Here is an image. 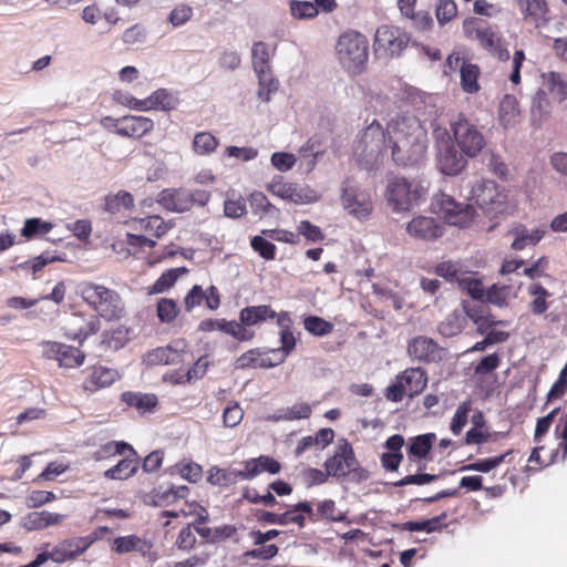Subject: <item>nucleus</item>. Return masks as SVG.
Returning a JSON list of instances; mask_svg holds the SVG:
<instances>
[{
	"mask_svg": "<svg viewBox=\"0 0 567 567\" xmlns=\"http://www.w3.org/2000/svg\"><path fill=\"white\" fill-rule=\"evenodd\" d=\"M386 135L391 159L396 166L411 167L424 159L429 136L416 116L402 114L392 118L388 123Z\"/></svg>",
	"mask_w": 567,
	"mask_h": 567,
	"instance_id": "obj_1",
	"label": "nucleus"
},
{
	"mask_svg": "<svg viewBox=\"0 0 567 567\" xmlns=\"http://www.w3.org/2000/svg\"><path fill=\"white\" fill-rule=\"evenodd\" d=\"M76 295L101 319L120 321L126 317V307L120 292L92 280H83L76 286Z\"/></svg>",
	"mask_w": 567,
	"mask_h": 567,
	"instance_id": "obj_2",
	"label": "nucleus"
},
{
	"mask_svg": "<svg viewBox=\"0 0 567 567\" xmlns=\"http://www.w3.org/2000/svg\"><path fill=\"white\" fill-rule=\"evenodd\" d=\"M427 188L419 179L393 176L388 179L384 197L394 213L410 212L426 197Z\"/></svg>",
	"mask_w": 567,
	"mask_h": 567,
	"instance_id": "obj_3",
	"label": "nucleus"
},
{
	"mask_svg": "<svg viewBox=\"0 0 567 567\" xmlns=\"http://www.w3.org/2000/svg\"><path fill=\"white\" fill-rule=\"evenodd\" d=\"M336 54L347 72L358 75L365 70L369 60V41L362 33L348 30L338 38Z\"/></svg>",
	"mask_w": 567,
	"mask_h": 567,
	"instance_id": "obj_4",
	"label": "nucleus"
},
{
	"mask_svg": "<svg viewBox=\"0 0 567 567\" xmlns=\"http://www.w3.org/2000/svg\"><path fill=\"white\" fill-rule=\"evenodd\" d=\"M462 31L467 40L476 41L483 50L499 61H507L509 59V51L504 44L497 25H493L476 17H468L462 23Z\"/></svg>",
	"mask_w": 567,
	"mask_h": 567,
	"instance_id": "obj_5",
	"label": "nucleus"
},
{
	"mask_svg": "<svg viewBox=\"0 0 567 567\" xmlns=\"http://www.w3.org/2000/svg\"><path fill=\"white\" fill-rule=\"evenodd\" d=\"M388 147L386 130L373 120L359 135L353 145V154L367 168L382 163L383 151Z\"/></svg>",
	"mask_w": 567,
	"mask_h": 567,
	"instance_id": "obj_6",
	"label": "nucleus"
},
{
	"mask_svg": "<svg viewBox=\"0 0 567 567\" xmlns=\"http://www.w3.org/2000/svg\"><path fill=\"white\" fill-rule=\"evenodd\" d=\"M432 208L445 224L458 228L471 227L476 217V209L472 205L457 202L445 193L433 197Z\"/></svg>",
	"mask_w": 567,
	"mask_h": 567,
	"instance_id": "obj_7",
	"label": "nucleus"
},
{
	"mask_svg": "<svg viewBox=\"0 0 567 567\" xmlns=\"http://www.w3.org/2000/svg\"><path fill=\"white\" fill-rule=\"evenodd\" d=\"M210 200L206 189L164 188L157 194L156 202L172 213H186L194 207H204Z\"/></svg>",
	"mask_w": 567,
	"mask_h": 567,
	"instance_id": "obj_8",
	"label": "nucleus"
},
{
	"mask_svg": "<svg viewBox=\"0 0 567 567\" xmlns=\"http://www.w3.org/2000/svg\"><path fill=\"white\" fill-rule=\"evenodd\" d=\"M275 51L276 47L270 48L264 41L255 42L251 48V64L259 83L258 96L265 102H268L270 94L278 90V81L272 76L270 69Z\"/></svg>",
	"mask_w": 567,
	"mask_h": 567,
	"instance_id": "obj_9",
	"label": "nucleus"
},
{
	"mask_svg": "<svg viewBox=\"0 0 567 567\" xmlns=\"http://www.w3.org/2000/svg\"><path fill=\"white\" fill-rule=\"evenodd\" d=\"M324 470L331 477L344 480L351 473L358 481L368 478V472L359 466L352 445L343 440L336 449L334 454L324 462Z\"/></svg>",
	"mask_w": 567,
	"mask_h": 567,
	"instance_id": "obj_10",
	"label": "nucleus"
},
{
	"mask_svg": "<svg viewBox=\"0 0 567 567\" xmlns=\"http://www.w3.org/2000/svg\"><path fill=\"white\" fill-rule=\"evenodd\" d=\"M451 131L456 146L466 157H476L486 145L483 133L463 114L451 123Z\"/></svg>",
	"mask_w": 567,
	"mask_h": 567,
	"instance_id": "obj_11",
	"label": "nucleus"
},
{
	"mask_svg": "<svg viewBox=\"0 0 567 567\" xmlns=\"http://www.w3.org/2000/svg\"><path fill=\"white\" fill-rule=\"evenodd\" d=\"M427 383L426 372L422 368H408L398 374L395 382L385 389V398L391 402H401L404 395H419Z\"/></svg>",
	"mask_w": 567,
	"mask_h": 567,
	"instance_id": "obj_12",
	"label": "nucleus"
},
{
	"mask_svg": "<svg viewBox=\"0 0 567 567\" xmlns=\"http://www.w3.org/2000/svg\"><path fill=\"white\" fill-rule=\"evenodd\" d=\"M410 37L401 28L390 24L380 25L374 35V51L385 58L401 54L408 47Z\"/></svg>",
	"mask_w": 567,
	"mask_h": 567,
	"instance_id": "obj_13",
	"label": "nucleus"
},
{
	"mask_svg": "<svg viewBox=\"0 0 567 567\" xmlns=\"http://www.w3.org/2000/svg\"><path fill=\"white\" fill-rule=\"evenodd\" d=\"M101 329L100 317L93 313L72 312L62 323L64 336L82 344L89 337L96 334Z\"/></svg>",
	"mask_w": 567,
	"mask_h": 567,
	"instance_id": "obj_14",
	"label": "nucleus"
},
{
	"mask_svg": "<svg viewBox=\"0 0 567 567\" xmlns=\"http://www.w3.org/2000/svg\"><path fill=\"white\" fill-rule=\"evenodd\" d=\"M40 346L42 357L55 360L60 368L74 369L84 363L85 353L79 348L56 341H43Z\"/></svg>",
	"mask_w": 567,
	"mask_h": 567,
	"instance_id": "obj_15",
	"label": "nucleus"
},
{
	"mask_svg": "<svg viewBox=\"0 0 567 567\" xmlns=\"http://www.w3.org/2000/svg\"><path fill=\"white\" fill-rule=\"evenodd\" d=\"M109 122L112 123L117 135L130 138H141L154 128V122L145 116L125 115L120 118L110 116L103 118L105 126Z\"/></svg>",
	"mask_w": 567,
	"mask_h": 567,
	"instance_id": "obj_16",
	"label": "nucleus"
},
{
	"mask_svg": "<svg viewBox=\"0 0 567 567\" xmlns=\"http://www.w3.org/2000/svg\"><path fill=\"white\" fill-rule=\"evenodd\" d=\"M82 389L87 394H93L100 390L111 386L120 379L116 369L103 364L86 367L83 371Z\"/></svg>",
	"mask_w": 567,
	"mask_h": 567,
	"instance_id": "obj_17",
	"label": "nucleus"
},
{
	"mask_svg": "<svg viewBox=\"0 0 567 567\" xmlns=\"http://www.w3.org/2000/svg\"><path fill=\"white\" fill-rule=\"evenodd\" d=\"M341 203L348 214L357 219L368 218L373 209L370 194L354 186L342 188Z\"/></svg>",
	"mask_w": 567,
	"mask_h": 567,
	"instance_id": "obj_18",
	"label": "nucleus"
},
{
	"mask_svg": "<svg viewBox=\"0 0 567 567\" xmlns=\"http://www.w3.org/2000/svg\"><path fill=\"white\" fill-rule=\"evenodd\" d=\"M409 236L421 241H434L444 235V226L434 217L417 215L405 227Z\"/></svg>",
	"mask_w": 567,
	"mask_h": 567,
	"instance_id": "obj_19",
	"label": "nucleus"
},
{
	"mask_svg": "<svg viewBox=\"0 0 567 567\" xmlns=\"http://www.w3.org/2000/svg\"><path fill=\"white\" fill-rule=\"evenodd\" d=\"M197 330L206 333L220 331L233 337L238 342L251 341L255 338V332L252 330H245L241 324H237L236 320H227L225 318L204 319L198 323Z\"/></svg>",
	"mask_w": 567,
	"mask_h": 567,
	"instance_id": "obj_20",
	"label": "nucleus"
},
{
	"mask_svg": "<svg viewBox=\"0 0 567 567\" xmlns=\"http://www.w3.org/2000/svg\"><path fill=\"white\" fill-rule=\"evenodd\" d=\"M280 360L272 355L271 348H252L241 353L234 365L237 370L270 369L280 365Z\"/></svg>",
	"mask_w": 567,
	"mask_h": 567,
	"instance_id": "obj_21",
	"label": "nucleus"
},
{
	"mask_svg": "<svg viewBox=\"0 0 567 567\" xmlns=\"http://www.w3.org/2000/svg\"><path fill=\"white\" fill-rule=\"evenodd\" d=\"M471 198L483 209L492 213L504 204L505 196L498 185L492 181L476 183L471 190Z\"/></svg>",
	"mask_w": 567,
	"mask_h": 567,
	"instance_id": "obj_22",
	"label": "nucleus"
},
{
	"mask_svg": "<svg viewBox=\"0 0 567 567\" xmlns=\"http://www.w3.org/2000/svg\"><path fill=\"white\" fill-rule=\"evenodd\" d=\"M179 104L178 99L165 89L153 92L147 99L138 100L131 97L127 105L137 111L161 110L172 111Z\"/></svg>",
	"mask_w": 567,
	"mask_h": 567,
	"instance_id": "obj_23",
	"label": "nucleus"
},
{
	"mask_svg": "<svg viewBox=\"0 0 567 567\" xmlns=\"http://www.w3.org/2000/svg\"><path fill=\"white\" fill-rule=\"evenodd\" d=\"M442 350L436 341L426 336H417L408 343L410 358L423 363L440 361Z\"/></svg>",
	"mask_w": 567,
	"mask_h": 567,
	"instance_id": "obj_24",
	"label": "nucleus"
},
{
	"mask_svg": "<svg viewBox=\"0 0 567 567\" xmlns=\"http://www.w3.org/2000/svg\"><path fill=\"white\" fill-rule=\"evenodd\" d=\"M276 317V311L270 305L247 306L239 311V321L245 330H250V327L261 324Z\"/></svg>",
	"mask_w": 567,
	"mask_h": 567,
	"instance_id": "obj_25",
	"label": "nucleus"
},
{
	"mask_svg": "<svg viewBox=\"0 0 567 567\" xmlns=\"http://www.w3.org/2000/svg\"><path fill=\"white\" fill-rule=\"evenodd\" d=\"M244 466L245 468L238 472L240 480H251L264 472L277 474L281 470L280 463L268 455L250 458L244 463Z\"/></svg>",
	"mask_w": 567,
	"mask_h": 567,
	"instance_id": "obj_26",
	"label": "nucleus"
},
{
	"mask_svg": "<svg viewBox=\"0 0 567 567\" xmlns=\"http://www.w3.org/2000/svg\"><path fill=\"white\" fill-rule=\"evenodd\" d=\"M404 443V437L401 434H393L386 439L383 446L388 452L380 456L381 465L385 471L394 472L400 467L403 460L401 450Z\"/></svg>",
	"mask_w": 567,
	"mask_h": 567,
	"instance_id": "obj_27",
	"label": "nucleus"
},
{
	"mask_svg": "<svg viewBox=\"0 0 567 567\" xmlns=\"http://www.w3.org/2000/svg\"><path fill=\"white\" fill-rule=\"evenodd\" d=\"M121 401L127 408L135 409L141 415L154 412L158 405V398L154 393L125 391L121 394Z\"/></svg>",
	"mask_w": 567,
	"mask_h": 567,
	"instance_id": "obj_28",
	"label": "nucleus"
},
{
	"mask_svg": "<svg viewBox=\"0 0 567 567\" xmlns=\"http://www.w3.org/2000/svg\"><path fill=\"white\" fill-rule=\"evenodd\" d=\"M56 557V564L73 561L78 559L87 549L81 537L65 538L53 547Z\"/></svg>",
	"mask_w": 567,
	"mask_h": 567,
	"instance_id": "obj_29",
	"label": "nucleus"
},
{
	"mask_svg": "<svg viewBox=\"0 0 567 567\" xmlns=\"http://www.w3.org/2000/svg\"><path fill=\"white\" fill-rule=\"evenodd\" d=\"M522 120L519 103L514 95L506 94L498 105V121L504 128L516 126Z\"/></svg>",
	"mask_w": 567,
	"mask_h": 567,
	"instance_id": "obj_30",
	"label": "nucleus"
},
{
	"mask_svg": "<svg viewBox=\"0 0 567 567\" xmlns=\"http://www.w3.org/2000/svg\"><path fill=\"white\" fill-rule=\"evenodd\" d=\"M464 154L458 153L452 147H447L443 153L440 154L437 159V166L440 171L450 176L460 174L467 165V159Z\"/></svg>",
	"mask_w": 567,
	"mask_h": 567,
	"instance_id": "obj_31",
	"label": "nucleus"
},
{
	"mask_svg": "<svg viewBox=\"0 0 567 567\" xmlns=\"http://www.w3.org/2000/svg\"><path fill=\"white\" fill-rule=\"evenodd\" d=\"M514 240L511 245L513 250L519 251L527 246L537 245L546 234V227L540 226L535 229L528 230L524 225H519L512 230Z\"/></svg>",
	"mask_w": 567,
	"mask_h": 567,
	"instance_id": "obj_32",
	"label": "nucleus"
},
{
	"mask_svg": "<svg viewBox=\"0 0 567 567\" xmlns=\"http://www.w3.org/2000/svg\"><path fill=\"white\" fill-rule=\"evenodd\" d=\"M64 518L65 515L48 511L31 512L24 517L23 527L28 530H40L49 526L59 525Z\"/></svg>",
	"mask_w": 567,
	"mask_h": 567,
	"instance_id": "obj_33",
	"label": "nucleus"
},
{
	"mask_svg": "<svg viewBox=\"0 0 567 567\" xmlns=\"http://www.w3.org/2000/svg\"><path fill=\"white\" fill-rule=\"evenodd\" d=\"M435 441L436 435L434 433H426L410 437L406 450L409 461L412 462L425 458L432 450Z\"/></svg>",
	"mask_w": 567,
	"mask_h": 567,
	"instance_id": "obj_34",
	"label": "nucleus"
},
{
	"mask_svg": "<svg viewBox=\"0 0 567 567\" xmlns=\"http://www.w3.org/2000/svg\"><path fill=\"white\" fill-rule=\"evenodd\" d=\"M542 78L544 87L558 103L567 100V76L565 74L550 71L544 73Z\"/></svg>",
	"mask_w": 567,
	"mask_h": 567,
	"instance_id": "obj_35",
	"label": "nucleus"
},
{
	"mask_svg": "<svg viewBox=\"0 0 567 567\" xmlns=\"http://www.w3.org/2000/svg\"><path fill=\"white\" fill-rule=\"evenodd\" d=\"M183 351L168 344L158 347L148 351L145 355V361L152 365L159 364H177L182 361Z\"/></svg>",
	"mask_w": 567,
	"mask_h": 567,
	"instance_id": "obj_36",
	"label": "nucleus"
},
{
	"mask_svg": "<svg viewBox=\"0 0 567 567\" xmlns=\"http://www.w3.org/2000/svg\"><path fill=\"white\" fill-rule=\"evenodd\" d=\"M527 293L530 297L529 310L535 316L544 315L548 308L550 302L548 298L551 297V292H549L542 284L533 282L527 287Z\"/></svg>",
	"mask_w": 567,
	"mask_h": 567,
	"instance_id": "obj_37",
	"label": "nucleus"
},
{
	"mask_svg": "<svg viewBox=\"0 0 567 567\" xmlns=\"http://www.w3.org/2000/svg\"><path fill=\"white\" fill-rule=\"evenodd\" d=\"M188 494L189 488L186 485L159 487L153 492V504L161 507L169 506L179 499H186Z\"/></svg>",
	"mask_w": 567,
	"mask_h": 567,
	"instance_id": "obj_38",
	"label": "nucleus"
},
{
	"mask_svg": "<svg viewBox=\"0 0 567 567\" xmlns=\"http://www.w3.org/2000/svg\"><path fill=\"white\" fill-rule=\"evenodd\" d=\"M187 272L188 269L186 267L171 268L164 271L152 286L146 288L147 295L152 296L168 291L174 287L178 278Z\"/></svg>",
	"mask_w": 567,
	"mask_h": 567,
	"instance_id": "obj_39",
	"label": "nucleus"
},
{
	"mask_svg": "<svg viewBox=\"0 0 567 567\" xmlns=\"http://www.w3.org/2000/svg\"><path fill=\"white\" fill-rule=\"evenodd\" d=\"M269 192L281 199L291 202L293 204L306 203V196L297 188L292 183H286L282 181H274L269 187Z\"/></svg>",
	"mask_w": 567,
	"mask_h": 567,
	"instance_id": "obj_40",
	"label": "nucleus"
},
{
	"mask_svg": "<svg viewBox=\"0 0 567 567\" xmlns=\"http://www.w3.org/2000/svg\"><path fill=\"white\" fill-rule=\"evenodd\" d=\"M125 451H130L132 455L136 454L128 443L123 441H110L100 445L99 449L92 453V458L96 462L106 461L116 455H124Z\"/></svg>",
	"mask_w": 567,
	"mask_h": 567,
	"instance_id": "obj_41",
	"label": "nucleus"
},
{
	"mask_svg": "<svg viewBox=\"0 0 567 567\" xmlns=\"http://www.w3.org/2000/svg\"><path fill=\"white\" fill-rule=\"evenodd\" d=\"M133 456H136V454ZM137 468L138 461L136 457H124L116 465L106 470L104 472V477L117 481L127 480L137 472Z\"/></svg>",
	"mask_w": 567,
	"mask_h": 567,
	"instance_id": "obj_42",
	"label": "nucleus"
},
{
	"mask_svg": "<svg viewBox=\"0 0 567 567\" xmlns=\"http://www.w3.org/2000/svg\"><path fill=\"white\" fill-rule=\"evenodd\" d=\"M309 515H312V506L309 502H300L285 513H281V525L296 524L300 528L305 526L306 518L309 519Z\"/></svg>",
	"mask_w": 567,
	"mask_h": 567,
	"instance_id": "obj_43",
	"label": "nucleus"
},
{
	"mask_svg": "<svg viewBox=\"0 0 567 567\" xmlns=\"http://www.w3.org/2000/svg\"><path fill=\"white\" fill-rule=\"evenodd\" d=\"M133 207L134 197L126 190H118L116 194L106 195L104 198V209L113 215L122 210H130Z\"/></svg>",
	"mask_w": 567,
	"mask_h": 567,
	"instance_id": "obj_44",
	"label": "nucleus"
},
{
	"mask_svg": "<svg viewBox=\"0 0 567 567\" xmlns=\"http://www.w3.org/2000/svg\"><path fill=\"white\" fill-rule=\"evenodd\" d=\"M461 86L464 92L474 94L481 90L478 78L481 69L477 64L463 62L461 65Z\"/></svg>",
	"mask_w": 567,
	"mask_h": 567,
	"instance_id": "obj_45",
	"label": "nucleus"
},
{
	"mask_svg": "<svg viewBox=\"0 0 567 567\" xmlns=\"http://www.w3.org/2000/svg\"><path fill=\"white\" fill-rule=\"evenodd\" d=\"M134 223L138 225V229L153 235L157 238L164 236L171 226L158 215L147 216L145 218L135 219Z\"/></svg>",
	"mask_w": 567,
	"mask_h": 567,
	"instance_id": "obj_46",
	"label": "nucleus"
},
{
	"mask_svg": "<svg viewBox=\"0 0 567 567\" xmlns=\"http://www.w3.org/2000/svg\"><path fill=\"white\" fill-rule=\"evenodd\" d=\"M321 519L341 522L344 519V516L337 509L334 501L324 499L318 504L317 511L312 509V515H309L311 523H317Z\"/></svg>",
	"mask_w": 567,
	"mask_h": 567,
	"instance_id": "obj_47",
	"label": "nucleus"
},
{
	"mask_svg": "<svg viewBox=\"0 0 567 567\" xmlns=\"http://www.w3.org/2000/svg\"><path fill=\"white\" fill-rule=\"evenodd\" d=\"M218 145V138L210 132L196 133L192 143L194 153L200 156L213 154L217 150Z\"/></svg>",
	"mask_w": 567,
	"mask_h": 567,
	"instance_id": "obj_48",
	"label": "nucleus"
},
{
	"mask_svg": "<svg viewBox=\"0 0 567 567\" xmlns=\"http://www.w3.org/2000/svg\"><path fill=\"white\" fill-rule=\"evenodd\" d=\"M447 515L446 513H442L439 516H435L430 519H424L420 522H405L402 524V529L410 530V532H417V530H424L426 533H433L441 530L445 524L443 522L446 519Z\"/></svg>",
	"mask_w": 567,
	"mask_h": 567,
	"instance_id": "obj_49",
	"label": "nucleus"
},
{
	"mask_svg": "<svg viewBox=\"0 0 567 567\" xmlns=\"http://www.w3.org/2000/svg\"><path fill=\"white\" fill-rule=\"evenodd\" d=\"M512 453H513V451L508 450L505 453L497 455V456L477 460L474 463L464 465L461 470L488 473L489 471H492V470L498 467L501 464H503L506 461V457L509 456Z\"/></svg>",
	"mask_w": 567,
	"mask_h": 567,
	"instance_id": "obj_50",
	"label": "nucleus"
},
{
	"mask_svg": "<svg viewBox=\"0 0 567 567\" xmlns=\"http://www.w3.org/2000/svg\"><path fill=\"white\" fill-rule=\"evenodd\" d=\"M145 545V542L136 535L120 536L114 539L112 549L117 554H127L142 551Z\"/></svg>",
	"mask_w": 567,
	"mask_h": 567,
	"instance_id": "obj_51",
	"label": "nucleus"
},
{
	"mask_svg": "<svg viewBox=\"0 0 567 567\" xmlns=\"http://www.w3.org/2000/svg\"><path fill=\"white\" fill-rule=\"evenodd\" d=\"M157 318L162 323H172L179 315V308L174 299L161 298L156 305Z\"/></svg>",
	"mask_w": 567,
	"mask_h": 567,
	"instance_id": "obj_52",
	"label": "nucleus"
},
{
	"mask_svg": "<svg viewBox=\"0 0 567 567\" xmlns=\"http://www.w3.org/2000/svg\"><path fill=\"white\" fill-rule=\"evenodd\" d=\"M289 10L295 19H313L318 16L319 9L311 1L290 0Z\"/></svg>",
	"mask_w": 567,
	"mask_h": 567,
	"instance_id": "obj_53",
	"label": "nucleus"
},
{
	"mask_svg": "<svg viewBox=\"0 0 567 567\" xmlns=\"http://www.w3.org/2000/svg\"><path fill=\"white\" fill-rule=\"evenodd\" d=\"M53 225L49 221H43L40 218H29L24 221L21 229V236L31 239L35 236H43L51 231Z\"/></svg>",
	"mask_w": 567,
	"mask_h": 567,
	"instance_id": "obj_54",
	"label": "nucleus"
},
{
	"mask_svg": "<svg viewBox=\"0 0 567 567\" xmlns=\"http://www.w3.org/2000/svg\"><path fill=\"white\" fill-rule=\"evenodd\" d=\"M312 413L311 406L308 403H296L290 408H286L279 411V414L275 416L276 421H295L310 417Z\"/></svg>",
	"mask_w": 567,
	"mask_h": 567,
	"instance_id": "obj_55",
	"label": "nucleus"
},
{
	"mask_svg": "<svg viewBox=\"0 0 567 567\" xmlns=\"http://www.w3.org/2000/svg\"><path fill=\"white\" fill-rule=\"evenodd\" d=\"M305 329L312 336L323 337L332 332L333 324L318 316H309L303 320Z\"/></svg>",
	"mask_w": 567,
	"mask_h": 567,
	"instance_id": "obj_56",
	"label": "nucleus"
},
{
	"mask_svg": "<svg viewBox=\"0 0 567 567\" xmlns=\"http://www.w3.org/2000/svg\"><path fill=\"white\" fill-rule=\"evenodd\" d=\"M471 410H472V402L470 400L462 402L457 406V409L452 417L451 425H450V430L454 435H458L462 433L463 429L467 424L468 414H470Z\"/></svg>",
	"mask_w": 567,
	"mask_h": 567,
	"instance_id": "obj_57",
	"label": "nucleus"
},
{
	"mask_svg": "<svg viewBox=\"0 0 567 567\" xmlns=\"http://www.w3.org/2000/svg\"><path fill=\"white\" fill-rule=\"evenodd\" d=\"M279 336H280V347L272 349V355L281 359L280 360V364H281L285 362L287 357L296 348L297 340H296V337H295L292 330L291 331L280 330Z\"/></svg>",
	"mask_w": 567,
	"mask_h": 567,
	"instance_id": "obj_58",
	"label": "nucleus"
},
{
	"mask_svg": "<svg viewBox=\"0 0 567 567\" xmlns=\"http://www.w3.org/2000/svg\"><path fill=\"white\" fill-rule=\"evenodd\" d=\"M555 436L560 440L555 450V456L560 454V461H565L567 457V411L561 413L555 426Z\"/></svg>",
	"mask_w": 567,
	"mask_h": 567,
	"instance_id": "obj_59",
	"label": "nucleus"
},
{
	"mask_svg": "<svg viewBox=\"0 0 567 567\" xmlns=\"http://www.w3.org/2000/svg\"><path fill=\"white\" fill-rule=\"evenodd\" d=\"M239 471L223 470L214 467L210 470L208 475V482L213 485H223L235 483L239 477Z\"/></svg>",
	"mask_w": 567,
	"mask_h": 567,
	"instance_id": "obj_60",
	"label": "nucleus"
},
{
	"mask_svg": "<svg viewBox=\"0 0 567 567\" xmlns=\"http://www.w3.org/2000/svg\"><path fill=\"white\" fill-rule=\"evenodd\" d=\"M463 329V319L460 313L453 312L439 326V331L445 337L458 334Z\"/></svg>",
	"mask_w": 567,
	"mask_h": 567,
	"instance_id": "obj_61",
	"label": "nucleus"
},
{
	"mask_svg": "<svg viewBox=\"0 0 567 567\" xmlns=\"http://www.w3.org/2000/svg\"><path fill=\"white\" fill-rule=\"evenodd\" d=\"M250 246L256 252L259 254L260 257L266 260H274L276 258V246L261 236L252 237L250 240Z\"/></svg>",
	"mask_w": 567,
	"mask_h": 567,
	"instance_id": "obj_62",
	"label": "nucleus"
},
{
	"mask_svg": "<svg viewBox=\"0 0 567 567\" xmlns=\"http://www.w3.org/2000/svg\"><path fill=\"white\" fill-rule=\"evenodd\" d=\"M549 95L550 94L545 87L539 89L533 97V112H538L540 115H549L551 110V102Z\"/></svg>",
	"mask_w": 567,
	"mask_h": 567,
	"instance_id": "obj_63",
	"label": "nucleus"
},
{
	"mask_svg": "<svg viewBox=\"0 0 567 567\" xmlns=\"http://www.w3.org/2000/svg\"><path fill=\"white\" fill-rule=\"evenodd\" d=\"M435 13L440 23L450 22L457 14V6L454 0H440Z\"/></svg>",
	"mask_w": 567,
	"mask_h": 567,
	"instance_id": "obj_64",
	"label": "nucleus"
}]
</instances>
